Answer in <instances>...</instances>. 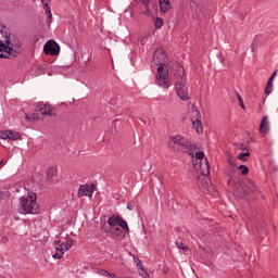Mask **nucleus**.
<instances>
[{
  "mask_svg": "<svg viewBox=\"0 0 278 278\" xmlns=\"http://www.w3.org/2000/svg\"><path fill=\"white\" fill-rule=\"evenodd\" d=\"M153 63L157 67V73L155 77L156 86L161 88H170V76H168V56H166V52L164 50H155L153 54Z\"/></svg>",
  "mask_w": 278,
  "mask_h": 278,
  "instance_id": "nucleus-1",
  "label": "nucleus"
},
{
  "mask_svg": "<svg viewBox=\"0 0 278 278\" xmlns=\"http://www.w3.org/2000/svg\"><path fill=\"white\" fill-rule=\"evenodd\" d=\"M8 28L0 24V59L12 60L21 53V41H12Z\"/></svg>",
  "mask_w": 278,
  "mask_h": 278,
  "instance_id": "nucleus-2",
  "label": "nucleus"
},
{
  "mask_svg": "<svg viewBox=\"0 0 278 278\" xmlns=\"http://www.w3.org/2000/svg\"><path fill=\"white\" fill-rule=\"evenodd\" d=\"M38 195L34 192L20 198V214H38V204L36 203Z\"/></svg>",
  "mask_w": 278,
  "mask_h": 278,
  "instance_id": "nucleus-3",
  "label": "nucleus"
},
{
  "mask_svg": "<svg viewBox=\"0 0 278 278\" xmlns=\"http://www.w3.org/2000/svg\"><path fill=\"white\" fill-rule=\"evenodd\" d=\"M176 68H178V78L175 84L176 94L181 101H189L190 96L188 93V87L186 86V72L178 63L176 64Z\"/></svg>",
  "mask_w": 278,
  "mask_h": 278,
  "instance_id": "nucleus-4",
  "label": "nucleus"
},
{
  "mask_svg": "<svg viewBox=\"0 0 278 278\" xmlns=\"http://www.w3.org/2000/svg\"><path fill=\"white\" fill-rule=\"evenodd\" d=\"M168 147L169 149L178 147V151H184L185 153H189V155H194V144L180 135L169 137Z\"/></svg>",
  "mask_w": 278,
  "mask_h": 278,
  "instance_id": "nucleus-5",
  "label": "nucleus"
},
{
  "mask_svg": "<svg viewBox=\"0 0 278 278\" xmlns=\"http://www.w3.org/2000/svg\"><path fill=\"white\" fill-rule=\"evenodd\" d=\"M228 186L231 188L235 197H239L240 199H244L247 195V191H244V187L242 182L238 178H230L228 180Z\"/></svg>",
  "mask_w": 278,
  "mask_h": 278,
  "instance_id": "nucleus-6",
  "label": "nucleus"
},
{
  "mask_svg": "<svg viewBox=\"0 0 278 278\" xmlns=\"http://www.w3.org/2000/svg\"><path fill=\"white\" fill-rule=\"evenodd\" d=\"M108 225H110L111 228L121 227L124 231H129V225H127L126 220L118 215H112L109 217Z\"/></svg>",
  "mask_w": 278,
  "mask_h": 278,
  "instance_id": "nucleus-7",
  "label": "nucleus"
},
{
  "mask_svg": "<svg viewBox=\"0 0 278 278\" xmlns=\"http://www.w3.org/2000/svg\"><path fill=\"white\" fill-rule=\"evenodd\" d=\"M43 53H46V55H60V45L54 40H49L43 46Z\"/></svg>",
  "mask_w": 278,
  "mask_h": 278,
  "instance_id": "nucleus-8",
  "label": "nucleus"
},
{
  "mask_svg": "<svg viewBox=\"0 0 278 278\" xmlns=\"http://www.w3.org/2000/svg\"><path fill=\"white\" fill-rule=\"evenodd\" d=\"M193 114H195V119L192 118L193 129L197 134H203V124L201 122V112L199 110H193Z\"/></svg>",
  "mask_w": 278,
  "mask_h": 278,
  "instance_id": "nucleus-9",
  "label": "nucleus"
},
{
  "mask_svg": "<svg viewBox=\"0 0 278 278\" xmlns=\"http://www.w3.org/2000/svg\"><path fill=\"white\" fill-rule=\"evenodd\" d=\"M194 168L195 170H201V174L204 177H207V175H210V163L207 162V159H205L204 163L200 161L198 162L195 161Z\"/></svg>",
  "mask_w": 278,
  "mask_h": 278,
  "instance_id": "nucleus-10",
  "label": "nucleus"
},
{
  "mask_svg": "<svg viewBox=\"0 0 278 278\" xmlns=\"http://www.w3.org/2000/svg\"><path fill=\"white\" fill-rule=\"evenodd\" d=\"M94 193V189L90 185H80L78 188V198L81 199V197H92Z\"/></svg>",
  "mask_w": 278,
  "mask_h": 278,
  "instance_id": "nucleus-11",
  "label": "nucleus"
},
{
  "mask_svg": "<svg viewBox=\"0 0 278 278\" xmlns=\"http://www.w3.org/2000/svg\"><path fill=\"white\" fill-rule=\"evenodd\" d=\"M2 138H5V140H18L21 134L14 130H3Z\"/></svg>",
  "mask_w": 278,
  "mask_h": 278,
  "instance_id": "nucleus-12",
  "label": "nucleus"
},
{
  "mask_svg": "<svg viewBox=\"0 0 278 278\" xmlns=\"http://www.w3.org/2000/svg\"><path fill=\"white\" fill-rule=\"evenodd\" d=\"M39 112H41L42 116H53L51 104H40Z\"/></svg>",
  "mask_w": 278,
  "mask_h": 278,
  "instance_id": "nucleus-13",
  "label": "nucleus"
},
{
  "mask_svg": "<svg viewBox=\"0 0 278 278\" xmlns=\"http://www.w3.org/2000/svg\"><path fill=\"white\" fill-rule=\"evenodd\" d=\"M106 233H111V236H116L117 238H125V232H123V229L118 227H113L109 229H104Z\"/></svg>",
  "mask_w": 278,
  "mask_h": 278,
  "instance_id": "nucleus-14",
  "label": "nucleus"
},
{
  "mask_svg": "<svg viewBox=\"0 0 278 278\" xmlns=\"http://www.w3.org/2000/svg\"><path fill=\"white\" fill-rule=\"evenodd\" d=\"M261 134H268L270 131V125L268 124V116H264L260 125Z\"/></svg>",
  "mask_w": 278,
  "mask_h": 278,
  "instance_id": "nucleus-15",
  "label": "nucleus"
},
{
  "mask_svg": "<svg viewBox=\"0 0 278 278\" xmlns=\"http://www.w3.org/2000/svg\"><path fill=\"white\" fill-rule=\"evenodd\" d=\"M157 0H142V4L146 8L144 14H149L151 12V8H155Z\"/></svg>",
  "mask_w": 278,
  "mask_h": 278,
  "instance_id": "nucleus-16",
  "label": "nucleus"
},
{
  "mask_svg": "<svg viewBox=\"0 0 278 278\" xmlns=\"http://www.w3.org/2000/svg\"><path fill=\"white\" fill-rule=\"evenodd\" d=\"M137 268L140 277L142 278H150L149 273H147V269L142 267V262H140V258L137 257Z\"/></svg>",
  "mask_w": 278,
  "mask_h": 278,
  "instance_id": "nucleus-17",
  "label": "nucleus"
},
{
  "mask_svg": "<svg viewBox=\"0 0 278 278\" xmlns=\"http://www.w3.org/2000/svg\"><path fill=\"white\" fill-rule=\"evenodd\" d=\"M160 9L163 14H166L170 10V0H159Z\"/></svg>",
  "mask_w": 278,
  "mask_h": 278,
  "instance_id": "nucleus-18",
  "label": "nucleus"
},
{
  "mask_svg": "<svg viewBox=\"0 0 278 278\" xmlns=\"http://www.w3.org/2000/svg\"><path fill=\"white\" fill-rule=\"evenodd\" d=\"M65 252H66V250L64 249V247H62V244H60V247L55 249V253L53 254V258L54 260H62Z\"/></svg>",
  "mask_w": 278,
  "mask_h": 278,
  "instance_id": "nucleus-19",
  "label": "nucleus"
},
{
  "mask_svg": "<svg viewBox=\"0 0 278 278\" xmlns=\"http://www.w3.org/2000/svg\"><path fill=\"white\" fill-rule=\"evenodd\" d=\"M199 188L202 191H206L210 188V180H207V178H203L200 182H199Z\"/></svg>",
  "mask_w": 278,
  "mask_h": 278,
  "instance_id": "nucleus-20",
  "label": "nucleus"
},
{
  "mask_svg": "<svg viewBox=\"0 0 278 278\" xmlns=\"http://www.w3.org/2000/svg\"><path fill=\"white\" fill-rule=\"evenodd\" d=\"M275 80V78L269 77L267 85L265 87V94H270V92H273V81Z\"/></svg>",
  "mask_w": 278,
  "mask_h": 278,
  "instance_id": "nucleus-21",
  "label": "nucleus"
},
{
  "mask_svg": "<svg viewBox=\"0 0 278 278\" xmlns=\"http://www.w3.org/2000/svg\"><path fill=\"white\" fill-rule=\"evenodd\" d=\"M43 3V10L46 11V14L48 18H53V15L51 14V7H49V3L45 2V0H41Z\"/></svg>",
  "mask_w": 278,
  "mask_h": 278,
  "instance_id": "nucleus-22",
  "label": "nucleus"
},
{
  "mask_svg": "<svg viewBox=\"0 0 278 278\" xmlns=\"http://www.w3.org/2000/svg\"><path fill=\"white\" fill-rule=\"evenodd\" d=\"M98 273L102 276V277H111V278H118L116 276V274H111L110 271L105 270V269H99Z\"/></svg>",
  "mask_w": 278,
  "mask_h": 278,
  "instance_id": "nucleus-23",
  "label": "nucleus"
},
{
  "mask_svg": "<svg viewBox=\"0 0 278 278\" xmlns=\"http://www.w3.org/2000/svg\"><path fill=\"white\" fill-rule=\"evenodd\" d=\"M247 157H251V153L250 152H240L237 155V159L240 160L241 162H247Z\"/></svg>",
  "mask_w": 278,
  "mask_h": 278,
  "instance_id": "nucleus-24",
  "label": "nucleus"
},
{
  "mask_svg": "<svg viewBox=\"0 0 278 278\" xmlns=\"http://www.w3.org/2000/svg\"><path fill=\"white\" fill-rule=\"evenodd\" d=\"M205 160H207L205 157V152L200 151L195 153V162H203Z\"/></svg>",
  "mask_w": 278,
  "mask_h": 278,
  "instance_id": "nucleus-25",
  "label": "nucleus"
},
{
  "mask_svg": "<svg viewBox=\"0 0 278 278\" xmlns=\"http://www.w3.org/2000/svg\"><path fill=\"white\" fill-rule=\"evenodd\" d=\"M154 25L156 29H162V27L164 26V20H162V17H156L154 21Z\"/></svg>",
  "mask_w": 278,
  "mask_h": 278,
  "instance_id": "nucleus-26",
  "label": "nucleus"
},
{
  "mask_svg": "<svg viewBox=\"0 0 278 278\" xmlns=\"http://www.w3.org/2000/svg\"><path fill=\"white\" fill-rule=\"evenodd\" d=\"M190 8L193 10V12H194L197 18H199V3L192 1V2L190 3Z\"/></svg>",
  "mask_w": 278,
  "mask_h": 278,
  "instance_id": "nucleus-27",
  "label": "nucleus"
},
{
  "mask_svg": "<svg viewBox=\"0 0 278 278\" xmlns=\"http://www.w3.org/2000/svg\"><path fill=\"white\" fill-rule=\"evenodd\" d=\"M227 163L229 164V166H231V168H238V161H236V159L229 157L227 160Z\"/></svg>",
  "mask_w": 278,
  "mask_h": 278,
  "instance_id": "nucleus-28",
  "label": "nucleus"
},
{
  "mask_svg": "<svg viewBox=\"0 0 278 278\" xmlns=\"http://www.w3.org/2000/svg\"><path fill=\"white\" fill-rule=\"evenodd\" d=\"M238 170H240V174L243 176L249 175V167L247 165H240L238 167Z\"/></svg>",
  "mask_w": 278,
  "mask_h": 278,
  "instance_id": "nucleus-29",
  "label": "nucleus"
},
{
  "mask_svg": "<svg viewBox=\"0 0 278 278\" xmlns=\"http://www.w3.org/2000/svg\"><path fill=\"white\" fill-rule=\"evenodd\" d=\"M61 245L63 249H65V251H68L73 248V240L68 239L65 243H61Z\"/></svg>",
  "mask_w": 278,
  "mask_h": 278,
  "instance_id": "nucleus-30",
  "label": "nucleus"
},
{
  "mask_svg": "<svg viewBox=\"0 0 278 278\" xmlns=\"http://www.w3.org/2000/svg\"><path fill=\"white\" fill-rule=\"evenodd\" d=\"M237 99L240 103L241 110H247V108L244 106V101L242 100V96H240V93L237 94Z\"/></svg>",
  "mask_w": 278,
  "mask_h": 278,
  "instance_id": "nucleus-31",
  "label": "nucleus"
},
{
  "mask_svg": "<svg viewBox=\"0 0 278 278\" xmlns=\"http://www.w3.org/2000/svg\"><path fill=\"white\" fill-rule=\"evenodd\" d=\"M176 244H177L178 249H181L182 251H188V247L184 245L182 242L177 241Z\"/></svg>",
  "mask_w": 278,
  "mask_h": 278,
  "instance_id": "nucleus-32",
  "label": "nucleus"
},
{
  "mask_svg": "<svg viewBox=\"0 0 278 278\" xmlns=\"http://www.w3.org/2000/svg\"><path fill=\"white\" fill-rule=\"evenodd\" d=\"M257 41V37L254 38V42L252 43V51H255L257 48L255 47V42Z\"/></svg>",
  "mask_w": 278,
  "mask_h": 278,
  "instance_id": "nucleus-33",
  "label": "nucleus"
},
{
  "mask_svg": "<svg viewBox=\"0 0 278 278\" xmlns=\"http://www.w3.org/2000/svg\"><path fill=\"white\" fill-rule=\"evenodd\" d=\"M127 210H129L130 212L134 211V204L128 203V204H127Z\"/></svg>",
  "mask_w": 278,
  "mask_h": 278,
  "instance_id": "nucleus-34",
  "label": "nucleus"
},
{
  "mask_svg": "<svg viewBox=\"0 0 278 278\" xmlns=\"http://www.w3.org/2000/svg\"><path fill=\"white\" fill-rule=\"evenodd\" d=\"M36 117H31V116H29V115H26V121H28V122H31V121H34Z\"/></svg>",
  "mask_w": 278,
  "mask_h": 278,
  "instance_id": "nucleus-35",
  "label": "nucleus"
},
{
  "mask_svg": "<svg viewBox=\"0 0 278 278\" xmlns=\"http://www.w3.org/2000/svg\"><path fill=\"white\" fill-rule=\"evenodd\" d=\"M277 73H278V71L276 70L270 77H273V79H275V77H277Z\"/></svg>",
  "mask_w": 278,
  "mask_h": 278,
  "instance_id": "nucleus-36",
  "label": "nucleus"
},
{
  "mask_svg": "<svg viewBox=\"0 0 278 278\" xmlns=\"http://www.w3.org/2000/svg\"><path fill=\"white\" fill-rule=\"evenodd\" d=\"M2 134H3V130H2V131H0V139H1V140H5V137H3V135H2Z\"/></svg>",
  "mask_w": 278,
  "mask_h": 278,
  "instance_id": "nucleus-37",
  "label": "nucleus"
},
{
  "mask_svg": "<svg viewBox=\"0 0 278 278\" xmlns=\"http://www.w3.org/2000/svg\"><path fill=\"white\" fill-rule=\"evenodd\" d=\"M2 242H3V243L8 242V237H3V238H2Z\"/></svg>",
  "mask_w": 278,
  "mask_h": 278,
  "instance_id": "nucleus-38",
  "label": "nucleus"
},
{
  "mask_svg": "<svg viewBox=\"0 0 278 278\" xmlns=\"http://www.w3.org/2000/svg\"><path fill=\"white\" fill-rule=\"evenodd\" d=\"M3 162H4V161H1V162H0V166H3Z\"/></svg>",
  "mask_w": 278,
  "mask_h": 278,
  "instance_id": "nucleus-39",
  "label": "nucleus"
}]
</instances>
